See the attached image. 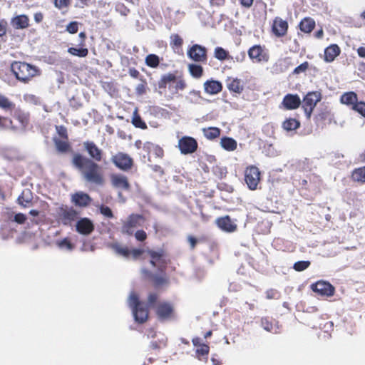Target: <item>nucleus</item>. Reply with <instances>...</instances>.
<instances>
[{"label": "nucleus", "instance_id": "obj_1", "mask_svg": "<svg viewBox=\"0 0 365 365\" xmlns=\"http://www.w3.org/2000/svg\"><path fill=\"white\" fill-rule=\"evenodd\" d=\"M83 148L90 158L76 153L72 158L73 165L80 172L83 179L88 183L103 185L105 182L103 168L98 163L103 160V151L93 141H85Z\"/></svg>", "mask_w": 365, "mask_h": 365}, {"label": "nucleus", "instance_id": "obj_2", "mask_svg": "<svg viewBox=\"0 0 365 365\" xmlns=\"http://www.w3.org/2000/svg\"><path fill=\"white\" fill-rule=\"evenodd\" d=\"M178 72H170L163 75L158 82V88L165 91L166 88L173 95L183 91L187 87V83L182 75H177Z\"/></svg>", "mask_w": 365, "mask_h": 365}, {"label": "nucleus", "instance_id": "obj_3", "mask_svg": "<svg viewBox=\"0 0 365 365\" xmlns=\"http://www.w3.org/2000/svg\"><path fill=\"white\" fill-rule=\"evenodd\" d=\"M11 69L16 79L24 83H29L34 77L40 74L36 66L24 61H14Z\"/></svg>", "mask_w": 365, "mask_h": 365}, {"label": "nucleus", "instance_id": "obj_4", "mask_svg": "<svg viewBox=\"0 0 365 365\" xmlns=\"http://www.w3.org/2000/svg\"><path fill=\"white\" fill-rule=\"evenodd\" d=\"M129 306L132 308L135 320L139 323H145L148 319V309L138 298V294L132 293L128 299Z\"/></svg>", "mask_w": 365, "mask_h": 365}, {"label": "nucleus", "instance_id": "obj_5", "mask_svg": "<svg viewBox=\"0 0 365 365\" xmlns=\"http://www.w3.org/2000/svg\"><path fill=\"white\" fill-rule=\"evenodd\" d=\"M322 93L320 91L308 92L302 101V108L308 120L311 118L313 110L317 103L322 100Z\"/></svg>", "mask_w": 365, "mask_h": 365}, {"label": "nucleus", "instance_id": "obj_6", "mask_svg": "<svg viewBox=\"0 0 365 365\" xmlns=\"http://www.w3.org/2000/svg\"><path fill=\"white\" fill-rule=\"evenodd\" d=\"M340 101L365 117V103L359 102L357 95L354 92L349 91L344 93L340 98Z\"/></svg>", "mask_w": 365, "mask_h": 365}, {"label": "nucleus", "instance_id": "obj_7", "mask_svg": "<svg viewBox=\"0 0 365 365\" xmlns=\"http://www.w3.org/2000/svg\"><path fill=\"white\" fill-rule=\"evenodd\" d=\"M111 163L120 170L130 171L134 166L133 159L123 152H118L110 158Z\"/></svg>", "mask_w": 365, "mask_h": 365}, {"label": "nucleus", "instance_id": "obj_8", "mask_svg": "<svg viewBox=\"0 0 365 365\" xmlns=\"http://www.w3.org/2000/svg\"><path fill=\"white\" fill-rule=\"evenodd\" d=\"M247 54L252 63H266L269 59V55L265 46L259 44L251 46L248 51Z\"/></svg>", "mask_w": 365, "mask_h": 365}, {"label": "nucleus", "instance_id": "obj_9", "mask_svg": "<svg viewBox=\"0 0 365 365\" xmlns=\"http://www.w3.org/2000/svg\"><path fill=\"white\" fill-rule=\"evenodd\" d=\"M147 252L150 257V264L153 267H158L161 272H164L168 264L165 260L166 252L163 249H160L158 250H148Z\"/></svg>", "mask_w": 365, "mask_h": 365}, {"label": "nucleus", "instance_id": "obj_10", "mask_svg": "<svg viewBox=\"0 0 365 365\" xmlns=\"http://www.w3.org/2000/svg\"><path fill=\"white\" fill-rule=\"evenodd\" d=\"M187 55L196 63H206L207 61V49L200 44H194L189 47Z\"/></svg>", "mask_w": 365, "mask_h": 365}, {"label": "nucleus", "instance_id": "obj_11", "mask_svg": "<svg viewBox=\"0 0 365 365\" xmlns=\"http://www.w3.org/2000/svg\"><path fill=\"white\" fill-rule=\"evenodd\" d=\"M173 304L167 301L159 302L155 306V314L160 321H168L174 317Z\"/></svg>", "mask_w": 365, "mask_h": 365}, {"label": "nucleus", "instance_id": "obj_12", "mask_svg": "<svg viewBox=\"0 0 365 365\" xmlns=\"http://www.w3.org/2000/svg\"><path fill=\"white\" fill-rule=\"evenodd\" d=\"M260 172L255 165H250L245 169V180L248 187L255 190L260 181Z\"/></svg>", "mask_w": 365, "mask_h": 365}, {"label": "nucleus", "instance_id": "obj_13", "mask_svg": "<svg viewBox=\"0 0 365 365\" xmlns=\"http://www.w3.org/2000/svg\"><path fill=\"white\" fill-rule=\"evenodd\" d=\"M197 148V142L192 137L183 136L178 140V148L183 155L194 153Z\"/></svg>", "mask_w": 365, "mask_h": 365}, {"label": "nucleus", "instance_id": "obj_14", "mask_svg": "<svg viewBox=\"0 0 365 365\" xmlns=\"http://www.w3.org/2000/svg\"><path fill=\"white\" fill-rule=\"evenodd\" d=\"M143 217L140 215L132 214L128 216L127 220L123 222L121 232L129 236L133 235L134 230L140 225L139 221Z\"/></svg>", "mask_w": 365, "mask_h": 365}, {"label": "nucleus", "instance_id": "obj_15", "mask_svg": "<svg viewBox=\"0 0 365 365\" xmlns=\"http://www.w3.org/2000/svg\"><path fill=\"white\" fill-rule=\"evenodd\" d=\"M58 215L61 222L63 225L68 226L78 218V213L72 207H61Z\"/></svg>", "mask_w": 365, "mask_h": 365}, {"label": "nucleus", "instance_id": "obj_16", "mask_svg": "<svg viewBox=\"0 0 365 365\" xmlns=\"http://www.w3.org/2000/svg\"><path fill=\"white\" fill-rule=\"evenodd\" d=\"M289 29L288 22L281 17L277 16L273 19L271 26L272 33L277 38H282L287 35Z\"/></svg>", "mask_w": 365, "mask_h": 365}, {"label": "nucleus", "instance_id": "obj_17", "mask_svg": "<svg viewBox=\"0 0 365 365\" xmlns=\"http://www.w3.org/2000/svg\"><path fill=\"white\" fill-rule=\"evenodd\" d=\"M302 104V100L297 94L288 93L285 95L279 107L284 110H292L297 109Z\"/></svg>", "mask_w": 365, "mask_h": 365}, {"label": "nucleus", "instance_id": "obj_18", "mask_svg": "<svg viewBox=\"0 0 365 365\" xmlns=\"http://www.w3.org/2000/svg\"><path fill=\"white\" fill-rule=\"evenodd\" d=\"M110 183L114 188L123 191H130L131 188L128 177L120 173L110 175Z\"/></svg>", "mask_w": 365, "mask_h": 365}, {"label": "nucleus", "instance_id": "obj_19", "mask_svg": "<svg viewBox=\"0 0 365 365\" xmlns=\"http://www.w3.org/2000/svg\"><path fill=\"white\" fill-rule=\"evenodd\" d=\"M313 292L321 296L331 297L334 294V287L325 281H318L311 285Z\"/></svg>", "mask_w": 365, "mask_h": 365}, {"label": "nucleus", "instance_id": "obj_20", "mask_svg": "<svg viewBox=\"0 0 365 365\" xmlns=\"http://www.w3.org/2000/svg\"><path fill=\"white\" fill-rule=\"evenodd\" d=\"M12 112H13V114H12L13 118L14 119H16L19 123V127H16V126L13 125L15 128L14 130H17V129L25 130L29 124V120H30L29 114L28 113L24 112L23 110H21L19 108H15Z\"/></svg>", "mask_w": 365, "mask_h": 365}, {"label": "nucleus", "instance_id": "obj_21", "mask_svg": "<svg viewBox=\"0 0 365 365\" xmlns=\"http://www.w3.org/2000/svg\"><path fill=\"white\" fill-rule=\"evenodd\" d=\"M76 230L81 235H88L94 230V225L90 219L81 218L76 222Z\"/></svg>", "mask_w": 365, "mask_h": 365}, {"label": "nucleus", "instance_id": "obj_22", "mask_svg": "<svg viewBox=\"0 0 365 365\" xmlns=\"http://www.w3.org/2000/svg\"><path fill=\"white\" fill-rule=\"evenodd\" d=\"M216 224L222 230L227 232H232L237 230V225L232 222L229 215L217 218Z\"/></svg>", "mask_w": 365, "mask_h": 365}, {"label": "nucleus", "instance_id": "obj_23", "mask_svg": "<svg viewBox=\"0 0 365 365\" xmlns=\"http://www.w3.org/2000/svg\"><path fill=\"white\" fill-rule=\"evenodd\" d=\"M71 200L76 206L84 207L91 204L92 199L87 193L77 192L72 195Z\"/></svg>", "mask_w": 365, "mask_h": 365}, {"label": "nucleus", "instance_id": "obj_24", "mask_svg": "<svg viewBox=\"0 0 365 365\" xmlns=\"http://www.w3.org/2000/svg\"><path fill=\"white\" fill-rule=\"evenodd\" d=\"M226 85L230 92L237 94H240L244 90L242 81L237 78L228 77L226 80Z\"/></svg>", "mask_w": 365, "mask_h": 365}, {"label": "nucleus", "instance_id": "obj_25", "mask_svg": "<svg viewBox=\"0 0 365 365\" xmlns=\"http://www.w3.org/2000/svg\"><path fill=\"white\" fill-rule=\"evenodd\" d=\"M341 50L338 45L331 44L324 50V61L326 62H332L339 54Z\"/></svg>", "mask_w": 365, "mask_h": 365}, {"label": "nucleus", "instance_id": "obj_26", "mask_svg": "<svg viewBox=\"0 0 365 365\" xmlns=\"http://www.w3.org/2000/svg\"><path fill=\"white\" fill-rule=\"evenodd\" d=\"M12 26L16 29H24L29 26V19L26 15H19L11 19Z\"/></svg>", "mask_w": 365, "mask_h": 365}, {"label": "nucleus", "instance_id": "obj_27", "mask_svg": "<svg viewBox=\"0 0 365 365\" xmlns=\"http://www.w3.org/2000/svg\"><path fill=\"white\" fill-rule=\"evenodd\" d=\"M204 86L205 92L210 94H217L222 89V83L215 80L207 81L204 83Z\"/></svg>", "mask_w": 365, "mask_h": 365}, {"label": "nucleus", "instance_id": "obj_28", "mask_svg": "<svg viewBox=\"0 0 365 365\" xmlns=\"http://www.w3.org/2000/svg\"><path fill=\"white\" fill-rule=\"evenodd\" d=\"M315 25V21L312 18L305 17L299 22V27L301 31L309 34L314 30Z\"/></svg>", "mask_w": 365, "mask_h": 365}, {"label": "nucleus", "instance_id": "obj_29", "mask_svg": "<svg viewBox=\"0 0 365 365\" xmlns=\"http://www.w3.org/2000/svg\"><path fill=\"white\" fill-rule=\"evenodd\" d=\"M220 145L227 151H234L237 149V141L230 137L224 136L220 140Z\"/></svg>", "mask_w": 365, "mask_h": 365}, {"label": "nucleus", "instance_id": "obj_30", "mask_svg": "<svg viewBox=\"0 0 365 365\" xmlns=\"http://www.w3.org/2000/svg\"><path fill=\"white\" fill-rule=\"evenodd\" d=\"M32 198L30 190H23L21 194L19 196L17 201L21 207H28L31 205Z\"/></svg>", "mask_w": 365, "mask_h": 365}, {"label": "nucleus", "instance_id": "obj_31", "mask_svg": "<svg viewBox=\"0 0 365 365\" xmlns=\"http://www.w3.org/2000/svg\"><path fill=\"white\" fill-rule=\"evenodd\" d=\"M300 122L293 118H286L282 124V127L284 130L287 132L293 131L298 129L300 127Z\"/></svg>", "mask_w": 365, "mask_h": 365}, {"label": "nucleus", "instance_id": "obj_32", "mask_svg": "<svg viewBox=\"0 0 365 365\" xmlns=\"http://www.w3.org/2000/svg\"><path fill=\"white\" fill-rule=\"evenodd\" d=\"M109 247L118 255L124 257H129L130 255V250L126 246H121L119 243H112Z\"/></svg>", "mask_w": 365, "mask_h": 365}, {"label": "nucleus", "instance_id": "obj_33", "mask_svg": "<svg viewBox=\"0 0 365 365\" xmlns=\"http://www.w3.org/2000/svg\"><path fill=\"white\" fill-rule=\"evenodd\" d=\"M16 105L14 102L10 101L6 96L0 93V108L5 111L12 113Z\"/></svg>", "mask_w": 365, "mask_h": 365}, {"label": "nucleus", "instance_id": "obj_34", "mask_svg": "<svg viewBox=\"0 0 365 365\" xmlns=\"http://www.w3.org/2000/svg\"><path fill=\"white\" fill-rule=\"evenodd\" d=\"M165 273V272H163ZM153 286L155 288H159L163 285H166L169 282L168 278L166 277L165 274L163 275H157V274H150Z\"/></svg>", "mask_w": 365, "mask_h": 365}, {"label": "nucleus", "instance_id": "obj_35", "mask_svg": "<svg viewBox=\"0 0 365 365\" xmlns=\"http://www.w3.org/2000/svg\"><path fill=\"white\" fill-rule=\"evenodd\" d=\"M188 71L190 74L195 78H200L203 75V68L202 66L196 63H190L188 65Z\"/></svg>", "mask_w": 365, "mask_h": 365}, {"label": "nucleus", "instance_id": "obj_36", "mask_svg": "<svg viewBox=\"0 0 365 365\" xmlns=\"http://www.w3.org/2000/svg\"><path fill=\"white\" fill-rule=\"evenodd\" d=\"M221 130L217 127H209L203 129V134L208 140H214L220 135Z\"/></svg>", "mask_w": 365, "mask_h": 365}, {"label": "nucleus", "instance_id": "obj_37", "mask_svg": "<svg viewBox=\"0 0 365 365\" xmlns=\"http://www.w3.org/2000/svg\"><path fill=\"white\" fill-rule=\"evenodd\" d=\"M210 352V346L204 344L202 345H200V346L197 347L195 350L196 357L199 360H202V357H205V361H207V356Z\"/></svg>", "mask_w": 365, "mask_h": 365}, {"label": "nucleus", "instance_id": "obj_38", "mask_svg": "<svg viewBox=\"0 0 365 365\" xmlns=\"http://www.w3.org/2000/svg\"><path fill=\"white\" fill-rule=\"evenodd\" d=\"M212 172L218 180H222L225 178L227 174V168L219 165L213 166L212 168Z\"/></svg>", "mask_w": 365, "mask_h": 365}, {"label": "nucleus", "instance_id": "obj_39", "mask_svg": "<svg viewBox=\"0 0 365 365\" xmlns=\"http://www.w3.org/2000/svg\"><path fill=\"white\" fill-rule=\"evenodd\" d=\"M351 178L355 182L364 183L365 182V167L355 169L352 172Z\"/></svg>", "mask_w": 365, "mask_h": 365}, {"label": "nucleus", "instance_id": "obj_40", "mask_svg": "<svg viewBox=\"0 0 365 365\" xmlns=\"http://www.w3.org/2000/svg\"><path fill=\"white\" fill-rule=\"evenodd\" d=\"M68 52L75 56H78L81 58L86 57L88 54V49L87 48H76V47H69L68 48Z\"/></svg>", "mask_w": 365, "mask_h": 365}, {"label": "nucleus", "instance_id": "obj_41", "mask_svg": "<svg viewBox=\"0 0 365 365\" xmlns=\"http://www.w3.org/2000/svg\"><path fill=\"white\" fill-rule=\"evenodd\" d=\"M214 56L221 61L230 58L229 52L222 47L220 46H217L215 48Z\"/></svg>", "mask_w": 365, "mask_h": 365}, {"label": "nucleus", "instance_id": "obj_42", "mask_svg": "<svg viewBox=\"0 0 365 365\" xmlns=\"http://www.w3.org/2000/svg\"><path fill=\"white\" fill-rule=\"evenodd\" d=\"M132 123L135 128L141 129L147 128L146 123L142 120L141 117L138 115L137 109H135V110L134 111L133 117L132 119Z\"/></svg>", "mask_w": 365, "mask_h": 365}, {"label": "nucleus", "instance_id": "obj_43", "mask_svg": "<svg viewBox=\"0 0 365 365\" xmlns=\"http://www.w3.org/2000/svg\"><path fill=\"white\" fill-rule=\"evenodd\" d=\"M54 143L57 150L61 153H66L71 148L69 143L66 140H61L59 139H55Z\"/></svg>", "mask_w": 365, "mask_h": 365}, {"label": "nucleus", "instance_id": "obj_44", "mask_svg": "<svg viewBox=\"0 0 365 365\" xmlns=\"http://www.w3.org/2000/svg\"><path fill=\"white\" fill-rule=\"evenodd\" d=\"M159 63L160 58L156 54H148L145 58V64L150 68H157Z\"/></svg>", "mask_w": 365, "mask_h": 365}, {"label": "nucleus", "instance_id": "obj_45", "mask_svg": "<svg viewBox=\"0 0 365 365\" xmlns=\"http://www.w3.org/2000/svg\"><path fill=\"white\" fill-rule=\"evenodd\" d=\"M261 326L264 330L269 332L273 331L274 329L273 319L268 317H262L261 319Z\"/></svg>", "mask_w": 365, "mask_h": 365}, {"label": "nucleus", "instance_id": "obj_46", "mask_svg": "<svg viewBox=\"0 0 365 365\" xmlns=\"http://www.w3.org/2000/svg\"><path fill=\"white\" fill-rule=\"evenodd\" d=\"M183 44V40L179 34H174L170 36V45L172 48H180Z\"/></svg>", "mask_w": 365, "mask_h": 365}, {"label": "nucleus", "instance_id": "obj_47", "mask_svg": "<svg viewBox=\"0 0 365 365\" xmlns=\"http://www.w3.org/2000/svg\"><path fill=\"white\" fill-rule=\"evenodd\" d=\"M311 264L309 261H298L293 265V268L295 271L302 272L307 269Z\"/></svg>", "mask_w": 365, "mask_h": 365}, {"label": "nucleus", "instance_id": "obj_48", "mask_svg": "<svg viewBox=\"0 0 365 365\" xmlns=\"http://www.w3.org/2000/svg\"><path fill=\"white\" fill-rule=\"evenodd\" d=\"M56 245L61 249H67L68 250H71L73 249V245L71 242L70 240L68 237L63 238L61 240L57 241Z\"/></svg>", "mask_w": 365, "mask_h": 365}, {"label": "nucleus", "instance_id": "obj_49", "mask_svg": "<svg viewBox=\"0 0 365 365\" xmlns=\"http://www.w3.org/2000/svg\"><path fill=\"white\" fill-rule=\"evenodd\" d=\"M71 1L72 0H54L53 4L56 9L61 10L63 9L69 7Z\"/></svg>", "mask_w": 365, "mask_h": 365}, {"label": "nucleus", "instance_id": "obj_50", "mask_svg": "<svg viewBox=\"0 0 365 365\" xmlns=\"http://www.w3.org/2000/svg\"><path fill=\"white\" fill-rule=\"evenodd\" d=\"M8 123L12 129H15L13 126V121L8 117L0 115V129H6L8 128Z\"/></svg>", "mask_w": 365, "mask_h": 365}, {"label": "nucleus", "instance_id": "obj_51", "mask_svg": "<svg viewBox=\"0 0 365 365\" xmlns=\"http://www.w3.org/2000/svg\"><path fill=\"white\" fill-rule=\"evenodd\" d=\"M147 83L145 80H143L142 83H139L135 88V93L138 96L145 94L147 91Z\"/></svg>", "mask_w": 365, "mask_h": 365}, {"label": "nucleus", "instance_id": "obj_52", "mask_svg": "<svg viewBox=\"0 0 365 365\" xmlns=\"http://www.w3.org/2000/svg\"><path fill=\"white\" fill-rule=\"evenodd\" d=\"M159 299V294L156 292H150L148 295V304L149 307H153L158 299Z\"/></svg>", "mask_w": 365, "mask_h": 365}, {"label": "nucleus", "instance_id": "obj_53", "mask_svg": "<svg viewBox=\"0 0 365 365\" xmlns=\"http://www.w3.org/2000/svg\"><path fill=\"white\" fill-rule=\"evenodd\" d=\"M71 34H76L78 31V23L77 21H71L67 26L66 29Z\"/></svg>", "mask_w": 365, "mask_h": 365}, {"label": "nucleus", "instance_id": "obj_54", "mask_svg": "<svg viewBox=\"0 0 365 365\" xmlns=\"http://www.w3.org/2000/svg\"><path fill=\"white\" fill-rule=\"evenodd\" d=\"M56 131L59 136H61L64 140H68V131L65 126L63 125H57L56 126Z\"/></svg>", "mask_w": 365, "mask_h": 365}, {"label": "nucleus", "instance_id": "obj_55", "mask_svg": "<svg viewBox=\"0 0 365 365\" xmlns=\"http://www.w3.org/2000/svg\"><path fill=\"white\" fill-rule=\"evenodd\" d=\"M309 68V63L307 61H305L302 63H301L299 66H297L294 71V74H299L301 73L305 72Z\"/></svg>", "mask_w": 365, "mask_h": 365}, {"label": "nucleus", "instance_id": "obj_56", "mask_svg": "<svg viewBox=\"0 0 365 365\" xmlns=\"http://www.w3.org/2000/svg\"><path fill=\"white\" fill-rule=\"evenodd\" d=\"M100 212L106 216V217H108V218H112L113 217V212L111 210V209L106 206V205H102L101 207H100Z\"/></svg>", "mask_w": 365, "mask_h": 365}, {"label": "nucleus", "instance_id": "obj_57", "mask_svg": "<svg viewBox=\"0 0 365 365\" xmlns=\"http://www.w3.org/2000/svg\"><path fill=\"white\" fill-rule=\"evenodd\" d=\"M115 10L124 16H126L130 12V9L127 8L123 3L116 4Z\"/></svg>", "mask_w": 365, "mask_h": 365}, {"label": "nucleus", "instance_id": "obj_58", "mask_svg": "<svg viewBox=\"0 0 365 365\" xmlns=\"http://www.w3.org/2000/svg\"><path fill=\"white\" fill-rule=\"evenodd\" d=\"M135 237L138 241L143 242L147 239V234L144 230H139L135 232Z\"/></svg>", "mask_w": 365, "mask_h": 365}, {"label": "nucleus", "instance_id": "obj_59", "mask_svg": "<svg viewBox=\"0 0 365 365\" xmlns=\"http://www.w3.org/2000/svg\"><path fill=\"white\" fill-rule=\"evenodd\" d=\"M265 294L266 297L268 299H277L279 297V292L274 289H269L267 290Z\"/></svg>", "mask_w": 365, "mask_h": 365}, {"label": "nucleus", "instance_id": "obj_60", "mask_svg": "<svg viewBox=\"0 0 365 365\" xmlns=\"http://www.w3.org/2000/svg\"><path fill=\"white\" fill-rule=\"evenodd\" d=\"M166 344H167V340L161 341L159 342L154 341L150 343V347L153 349H159L166 346Z\"/></svg>", "mask_w": 365, "mask_h": 365}, {"label": "nucleus", "instance_id": "obj_61", "mask_svg": "<svg viewBox=\"0 0 365 365\" xmlns=\"http://www.w3.org/2000/svg\"><path fill=\"white\" fill-rule=\"evenodd\" d=\"M14 220L20 225L24 224L26 220V216L23 213H17L14 215Z\"/></svg>", "mask_w": 365, "mask_h": 365}, {"label": "nucleus", "instance_id": "obj_62", "mask_svg": "<svg viewBox=\"0 0 365 365\" xmlns=\"http://www.w3.org/2000/svg\"><path fill=\"white\" fill-rule=\"evenodd\" d=\"M130 255L132 256L133 259H138L144 252V250L142 249H133L130 250Z\"/></svg>", "mask_w": 365, "mask_h": 365}, {"label": "nucleus", "instance_id": "obj_63", "mask_svg": "<svg viewBox=\"0 0 365 365\" xmlns=\"http://www.w3.org/2000/svg\"><path fill=\"white\" fill-rule=\"evenodd\" d=\"M8 24L5 20L0 21V37L4 36L6 34Z\"/></svg>", "mask_w": 365, "mask_h": 365}, {"label": "nucleus", "instance_id": "obj_64", "mask_svg": "<svg viewBox=\"0 0 365 365\" xmlns=\"http://www.w3.org/2000/svg\"><path fill=\"white\" fill-rule=\"evenodd\" d=\"M211 361L213 365H221L222 364L221 359L216 354H212V356L211 357Z\"/></svg>", "mask_w": 365, "mask_h": 365}]
</instances>
